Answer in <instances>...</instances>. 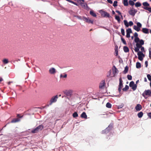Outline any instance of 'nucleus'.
I'll use <instances>...</instances> for the list:
<instances>
[{"instance_id": "obj_43", "label": "nucleus", "mask_w": 151, "mask_h": 151, "mask_svg": "<svg viewBox=\"0 0 151 151\" xmlns=\"http://www.w3.org/2000/svg\"><path fill=\"white\" fill-rule=\"evenodd\" d=\"M121 32L122 34L123 35H125L124 31L123 29H121Z\"/></svg>"}, {"instance_id": "obj_47", "label": "nucleus", "mask_w": 151, "mask_h": 151, "mask_svg": "<svg viewBox=\"0 0 151 151\" xmlns=\"http://www.w3.org/2000/svg\"><path fill=\"white\" fill-rule=\"evenodd\" d=\"M87 6L86 4H84L83 5H82V7L84 8H86Z\"/></svg>"}, {"instance_id": "obj_12", "label": "nucleus", "mask_w": 151, "mask_h": 151, "mask_svg": "<svg viewBox=\"0 0 151 151\" xmlns=\"http://www.w3.org/2000/svg\"><path fill=\"white\" fill-rule=\"evenodd\" d=\"M138 34L136 32L134 34V37H135L134 41L135 42H139V41H140V40L138 37Z\"/></svg>"}, {"instance_id": "obj_29", "label": "nucleus", "mask_w": 151, "mask_h": 151, "mask_svg": "<svg viewBox=\"0 0 151 151\" xmlns=\"http://www.w3.org/2000/svg\"><path fill=\"white\" fill-rule=\"evenodd\" d=\"M38 132L36 128L32 130L31 132L32 133H36Z\"/></svg>"}, {"instance_id": "obj_11", "label": "nucleus", "mask_w": 151, "mask_h": 151, "mask_svg": "<svg viewBox=\"0 0 151 151\" xmlns=\"http://www.w3.org/2000/svg\"><path fill=\"white\" fill-rule=\"evenodd\" d=\"M105 86V80L102 81L100 83L99 85V88L101 89H103L104 87Z\"/></svg>"}, {"instance_id": "obj_25", "label": "nucleus", "mask_w": 151, "mask_h": 151, "mask_svg": "<svg viewBox=\"0 0 151 151\" xmlns=\"http://www.w3.org/2000/svg\"><path fill=\"white\" fill-rule=\"evenodd\" d=\"M73 116L74 118H76L78 116V114L76 112H74L73 114Z\"/></svg>"}, {"instance_id": "obj_60", "label": "nucleus", "mask_w": 151, "mask_h": 151, "mask_svg": "<svg viewBox=\"0 0 151 151\" xmlns=\"http://www.w3.org/2000/svg\"><path fill=\"white\" fill-rule=\"evenodd\" d=\"M139 82V80H137L136 81V83H138Z\"/></svg>"}, {"instance_id": "obj_37", "label": "nucleus", "mask_w": 151, "mask_h": 151, "mask_svg": "<svg viewBox=\"0 0 151 151\" xmlns=\"http://www.w3.org/2000/svg\"><path fill=\"white\" fill-rule=\"evenodd\" d=\"M113 6L114 7L117 6V1H115L113 3Z\"/></svg>"}, {"instance_id": "obj_14", "label": "nucleus", "mask_w": 151, "mask_h": 151, "mask_svg": "<svg viewBox=\"0 0 151 151\" xmlns=\"http://www.w3.org/2000/svg\"><path fill=\"white\" fill-rule=\"evenodd\" d=\"M112 71L113 74V76L114 77L115 76L116 74L117 73V71H118V70L115 66H114L113 67Z\"/></svg>"}, {"instance_id": "obj_24", "label": "nucleus", "mask_w": 151, "mask_h": 151, "mask_svg": "<svg viewBox=\"0 0 151 151\" xmlns=\"http://www.w3.org/2000/svg\"><path fill=\"white\" fill-rule=\"evenodd\" d=\"M129 86L127 85H126L125 87L122 89V90L123 91H126L129 89Z\"/></svg>"}, {"instance_id": "obj_51", "label": "nucleus", "mask_w": 151, "mask_h": 151, "mask_svg": "<svg viewBox=\"0 0 151 151\" xmlns=\"http://www.w3.org/2000/svg\"><path fill=\"white\" fill-rule=\"evenodd\" d=\"M138 59L140 61H142L143 60V57H138Z\"/></svg>"}, {"instance_id": "obj_58", "label": "nucleus", "mask_w": 151, "mask_h": 151, "mask_svg": "<svg viewBox=\"0 0 151 151\" xmlns=\"http://www.w3.org/2000/svg\"><path fill=\"white\" fill-rule=\"evenodd\" d=\"M144 81L145 82H147V79L146 77L145 78Z\"/></svg>"}, {"instance_id": "obj_64", "label": "nucleus", "mask_w": 151, "mask_h": 151, "mask_svg": "<svg viewBox=\"0 0 151 151\" xmlns=\"http://www.w3.org/2000/svg\"><path fill=\"white\" fill-rule=\"evenodd\" d=\"M150 87L151 88V81L150 82Z\"/></svg>"}, {"instance_id": "obj_35", "label": "nucleus", "mask_w": 151, "mask_h": 151, "mask_svg": "<svg viewBox=\"0 0 151 151\" xmlns=\"http://www.w3.org/2000/svg\"><path fill=\"white\" fill-rule=\"evenodd\" d=\"M129 3L130 5L132 6L134 5V2L132 0L129 1Z\"/></svg>"}, {"instance_id": "obj_46", "label": "nucleus", "mask_w": 151, "mask_h": 151, "mask_svg": "<svg viewBox=\"0 0 151 151\" xmlns=\"http://www.w3.org/2000/svg\"><path fill=\"white\" fill-rule=\"evenodd\" d=\"M141 51L143 52H144V47H142L141 46Z\"/></svg>"}, {"instance_id": "obj_1", "label": "nucleus", "mask_w": 151, "mask_h": 151, "mask_svg": "<svg viewBox=\"0 0 151 151\" xmlns=\"http://www.w3.org/2000/svg\"><path fill=\"white\" fill-rule=\"evenodd\" d=\"M136 43V47L135 48V51L137 52L138 57H144L145 55L142 52H139V49L141 47V46L144 44V41L142 40H140L139 42Z\"/></svg>"}, {"instance_id": "obj_59", "label": "nucleus", "mask_w": 151, "mask_h": 151, "mask_svg": "<svg viewBox=\"0 0 151 151\" xmlns=\"http://www.w3.org/2000/svg\"><path fill=\"white\" fill-rule=\"evenodd\" d=\"M149 7H145L144 8V9L146 10H147V9H148Z\"/></svg>"}, {"instance_id": "obj_34", "label": "nucleus", "mask_w": 151, "mask_h": 151, "mask_svg": "<svg viewBox=\"0 0 151 151\" xmlns=\"http://www.w3.org/2000/svg\"><path fill=\"white\" fill-rule=\"evenodd\" d=\"M3 61L5 64H7L8 63V60L7 59H5L3 60Z\"/></svg>"}, {"instance_id": "obj_15", "label": "nucleus", "mask_w": 151, "mask_h": 151, "mask_svg": "<svg viewBox=\"0 0 151 151\" xmlns=\"http://www.w3.org/2000/svg\"><path fill=\"white\" fill-rule=\"evenodd\" d=\"M142 109V106L140 104H137L135 107V109L137 111H139Z\"/></svg>"}, {"instance_id": "obj_31", "label": "nucleus", "mask_w": 151, "mask_h": 151, "mask_svg": "<svg viewBox=\"0 0 151 151\" xmlns=\"http://www.w3.org/2000/svg\"><path fill=\"white\" fill-rule=\"evenodd\" d=\"M67 77V75L66 74H65L64 75H63L62 74H61L60 75V78H66Z\"/></svg>"}, {"instance_id": "obj_55", "label": "nucleus", "mask_w": 151, "mask_h": 151, "mask_svg": "<svg viewBox=\"0 0 151 151\" xmlns=\"http://www.w3.org/2000/svg\"><path fill=\"white\" fill-rule=\"evenodd\" d=\"M147 10L150 12H151V8L149 7L148 9H147Z\"/></svg>"}, {"instance_id": "obj_61", "label": "nucleus", "mask_w": 151, "mask_h": 151, "mask_svg": "<svg viewBox=\"0 0 151 151\" xmlns=\"http://www.w3.org/2000/svg\"><path fill=\"white\" fill-rule=\"evenodd\" d=\"M10 83H11L10 82H9L8 83V85H9L10 84Z\"/></svg>"}, {"instance_id": "obj_49", "label": "nucleus", "mask_w": 151, "mask_h": 151, "mask_svg": "<svg viewBox=\"0 0 151 151\" xmlns=\"http://www.w3.org/2000/svg\"><path fill=\"white\" fill-rule=\"evenodd\" d=\"M122 88V87H119L118 90H119V92L120 93V92L121 91Z\"/></svg>"}, {"instance_id": "obj_48", "label": "nucleus", "mask_w": 151, "mask_h": 151, "mask_svg": "<svg viewBox=\"0 0 151 151\" xmlns=\"http://www.w3.org/2000/svg\"><path fill=\"white\" fill-rule=\"evenodd\" d=\"M145 67H147L148 66V62L147 61H146L145 62Z\"/></svg>"}, {"instance_id": "obj_42", "label": "nucleus", "mask_w": 151, "mask_h": 151, "mask_svg": "<svg viewBox=\"0 0 151 151\" xmlns=\"http://www.w3.org/2000/svg\"><path fill=\"white\" fill-rule=\"evenodd\" d=\"M121 40L123 42V43L124 44V45H126V42L125 41V40H124V39L122 38H121Z\"/></svg>"}, {"instance_id": "obj_16", "label": "nucleus", "mask_w": 151, "mask_h": 151, "mask_svg": "<svg viewBox=\"0 0 151 151\" xmlns=\"http://www.w3.org/2000/svg\"><path fill=\"white\" fill-rule=\"evenodd\" d=\"M81 117L82 118L85 119H87V116L85 112H83L81 115Z\"/></svg>"}, {"instance_id": "obj_9", "label": "nucleus", "mask_w": 151, "mask_h": 151, "mask_svg": "<svg viewBox=\"0 0 151 151\" xmlns=\"http://www.w3.org/2000/svg\"><path fill=\"white\" fill-rule=\"evenodd\" d=\"M124 22L125 26L127 27H128L129 26H132L133 24V23L132 21H130L128 23L126 20H124Z\"/></svg>"}, {"instance_id": "obj_17", "label": "nucleus", "mask_w": 151, "mask_h": 151, "mask_svg": "<svg viewBox=\"0 0 151 151\" xmlns=\"http://www.w3.org/2000/svg\"><path fill=\"white\" fill-rule=\"evenodd\" d=\"M43 126L41 124L37 127L36 128L39 132L43 128Z\"/></svg>"}, {"instance_id": "obj_50", "label": "nucleus", "mask_w": 151, "mask_h": 151, "mask_svg": "<svg viewBox=\"0 0 151 151\" xmlns=\"http://www.w3.org/2000/svg\"><path fill=\"white\" fill-rule=\"evenodd\" d=\"M126 37L128 38L129 37H130V34L127 33Z\"/></svg>"}, {"instance_id": "obj_39", "label": "nucleus", "mask_w": 151, "mask_h": 151, "mask_svg": "<svg viewBox=\"0 0 151 151\" xmlns=\"http://www.w3.org/2000/svg\"><path fill=\"white\" fill-rule=\"evenodd\" d=\"M127 78L129 80H131L132 79V76L130 75H128L127 76Z\"/></svg>"}, {"instance_id": "obj_22", "label": "nucleus", "mask_w": 151, "mask_h": 151, "mask_svg": "<svg viewBox=\"0 0 151 151\" xmlns=\"http://www.w3.org/2000/svg\"><path fill=\"white\" fill-rule=\"evenodd\" d=\"M20 120L18 118H16L13 119L11 121L12 123H16L17 122H18Z\"/></svg>"}, {"instance_id": "obj_3", "label": "nucleus", "mask_w": 151, "mask_h": 151, "mask_svg": "<svg viewBox=\"0 0 151 151\" xmlns=\"http://www.w3.org/2000/svg\"><path fill=\"white\" fill-rule=\"evenodd\" d=\"M82 18L83 21L92 24H93L94 20L93 19L90 18L88 17H86L84 16Z\"/></svg>"}, {"instance_id": "obj_7", "label": "nucleus", "mask_w": 151, "mask_h": 151, "mask_svg": "<svg viewBox=\"0 0 151 151\" xmlns=\"http://www.w3.org/2000/svg\"><path fill=\"white\" fill-rule=\"evenodd\" d=\"M137 10L132 8L129 11V13L130 15L134 16L137 12Z\"/></svg>"}, {"instance_id": "obj_56", "label": "nucleus", "mask_w": 151, "mask_h": 151, "mask_svg": "<svg viewBox=\"0 0 151 151\" xmlns=\"http://www.w3.org/2000/svg\"><path fill=\"white\" fill-rule=\"evenodd\" d=\"M77 18L80 19H83V18H81V17H80V16H78L77 17Z\"/></svg>"}, {"instance_id": "obj_52", "label": "nucleus", "mask_w": 151, "mask_h": 151, "mask_svg": "<svg viewBox=\"0 0 151 151\" xmlns=\"http://www.w3.org/2000/svg\"><path fill=\"white\" fill-rule=\"evenodd\" d=\"M107 1L108 2H109V3L110 4H112V1L111 0H107Z\"/></svg>"}, {"instance_id": "obj_45", "label": "nucleus", "mask_w": 151, "mask_h": 151, "mask_svg": "<svg viewBox=\"0 0 151 151\" xmlns=\"http://www.w3.org/2000/svg\"><path fill=\"white\" fill-rule=\"evenodd\" d=\"M149 57H151V48H150L149 49Z\"/></svg>"}, {"instance_id": "obj_36", "label": "nucleus", "mask_w": 151, "mask_h": 151, "mask_svg": "<svg viewBox=\"0 0 151 151\" xmlns=\"http://www.w3.org/2000/svg\"><path fill=\"white\" fill-rule=\"evenodd\" d=\"M127 33H132V31L131 29H128L126 31Z\"/></svg>"}, {"instance_id": "obj_41", "label": "nucleus", "mask_w": 151, "mask_h": 151, "mask_svg": "<svg viewBox=\"0 0 151 151\" xmlns=\"http://www.w3.org/2000/svg\"><path fill=\"white\" fill-rule=\"evenodd\" d=\"M147 78L148 79L151 81V76L150 74H148L147 75Z\"/></svg>"}, {"instance_id": "obj_5", "label": "nucleus", "mask_w": 151, "mask_h": 151, "mask_svg": "<svg viewBox=\"0 0 151 151\" xmlns=\"http://www.w3.org/2000/svg\"><path fill=\"white\" fill-rule=\"evenodd\" d=\"M129 86L130 87H132L134 91L137 88V85L136 84H135L133 81H132L130 83Z\"/></svg>"}, {"instance_id": "obj_62", "label": "nucleus", "mask_w": 151, "mask_h": 151, "mask_svg": "<svg viewBox=\"0 0 151 151\" xmlns=\"http://www.w3.org/2000/svg\"><path fill=\"white\" fill-rule=\"evenodd\" d=\"M131 38L132 40L133 39H134V36H132Z\"/></svg>"}, {"instance_id": "obj_26", "label": "nucleus", "mask_w": 151, "mask_h": 151, "mask_svg": "<svg viewBox=\"0 0 151 151\" xmlns=\"http://www.w3.org/2000/svg\"><path fill=\"white\" fill-rule=\"evenodd\" d=\"M106 107L108 108H110L111 107V104L109 103L108 102L106 105Z\"/></svg>"}, {"instance_id": "obj_63", "label": "nucleus", "mask_w": 151, "mask_h": 151, "mask_svg": "<svg viewBox=\"0 0 151 151\" xmlns=\"http://www.w3.org/2000/svg\"><path fill=\"white\" fill-rule=\"evenodd\" d=\"M112 13H113V14H115V12L114 11H113Z\"/></svg>"}, {"instance_id": "obj_33", "label": "nucleus", "mask_w": 151, "mask_h": 151, "mask_svg": "<svg viewBox=\"0 0 151 151\" xmlns=\"http://www.w3.org/2000/svg\"><path fill=\"white\" fill-rule=\"evenodd\" d=\"M123 3L124 6H127L128 5L127 0H124Z\"/></svg>"}, {"instance_id": "obj_20", "label": "nucleus", "mask_w": 151, "mask_h": 151, "mask_svg": "<svg viewBox=\"0 0 151 151\" xmlns=\"http://www.w3.org/2000/svg\"><path fill=\"white\" fill-rule=\"evenodd\" d=\"M143 32L145 34H148L149 33L148 29L146 28H143L142 29Z\"/></svg>"}, {"instance_id": "obj_38", "label": "nucleus", "mask_w": 151, "mask_h": 151, "mask_svg": "<svg viewBox=\"0 0 151 151\" xmlns=\"http://www.w3.org/2000/svg\"><path fill=\"white\" fill-rule=\"evenodd\" d=\"M115 19L118 22H119L120 21V19L119 16L116 15L115 16Z\"/></svg>"}, {"instance_id": "obj_27", "label": "nucleus", "mask_w": 151, "mask_h": 151, "mask_svg": "<svg viewBox=\"0 0 151 151\" xmlns=\"http://www.w3.org/2000/svg\"><path fill=\"white\" fill-rule=\"evenodd\" d=\"M141 5V4L139 2H137L135 4V6L136 7L140 6Z\"/></svg>"}, {"instance_id": "obj_54", "label": "nucleus", "mask_w": 151, "mask_h": 151, "mask_svg": "<svg viewBox=\"0 0 151 151\" xmlns=\"http://www.w3.org/2000/svg\"><path fill=\"white\" fill-rule=\"evenodd\" d=\"M116 12L118 13L120 15L122 16L121 14V12H120L119 11H116Z\"/></svg>"}, {"instance_id": "obj_8", "label": "nucleus", "mask_w": 151, "mask_h": 151, "mask_svg": "<svg viewBox=\"0 0 151 151\" xmlns=\"http://www.w3.org/2000/svg\"><path fill=\"white\" fill-rule=\"evenodd\" d=\"M151 94V91L150 90H145L142 94V96L145 97V96H150Z\"/></svg>"}, {"instance_id": "obj_40", "label": "nucleus", "mask_w": 151, "mask_h": 151, "mask_svg": "<svg viewBox=\"0 0 151 151\" xmlns=\"http://www.w3.org/2000/svg\"><path fill=\"white\" fill-rule=\"evenodd\" d=\"M111 70H110L109 72H108L107 73V77H109L111 76Z\"/></svg>"}, {"instance_id": "obj_4", "label": "nucleus", "mask_w": 151, "mask_h": 151, "mask_svg": "<svg viewBox=\"0 0 151 151\" xmlns=\"http://www.w3.org/2000/svg\"><path fill=\"white\" fill-rule=\"evenodd\" d=\"M137 26L134 25V29L137 32L139 31L140 30V28L142 27V24L139 22L137 23Z\"/></svg>"}, {"instance_id": "obj_23", "label": "nucleus", "mask_w": 151, "mask_h": 151, "mask_svg": "<svg viewBox=\"0 0 151 151\" xmlns=\"http://www.w3.org/2000/svg\"><path fill=\"white\" fill-rule=\"evenodd\" d=\"M143 115V113L141 111L138 113L137 114V116L139 118H141L142 116Z\"/></svg>"}, {"instance_id": "obj_44", "label": "nucleus", "mask_w": 151, "mask_h": 151, "mask_svg": "<svg viewBox=\"0 0 151 151\" xmlns=\"http://www.w3.org/2000/svg\"><path fill=\"white\" fill-rule=\"evenodd\" d=\"M147 116L150 119H151V112L148 113L147 114Z\"/></svg>"}, {"instance_id": "obj_6", "label": "nucleus", "mask_w": 151, "mask_h": 151, "mask_svg": "<svg viewBox=\"0 0 151 151\" xmlns=\"http://www.w3.org/2000/svg\"><path fill=\"white\" fill-rule=\"evenodd\" d=\"M58 98V96L57 95L52 97L50 100L49 105H50L52 103L56 102Z\"/></svg>"}, {"instance_id": "obj_21", "label": "nucleus", "mask_w": 151, "mask_h": 151, "mask_svg": "<svg viewBox=\"0 0 151 151\" xmlns=\"http://www.w3.org/2000/svg\"><path fill=\"white\" fill-rule=\"evenodd\" d=\"M128 69H129V68L128 67V66H126L125 67V68H124V70L123 72L124 74H125L127 73V72H128Z\"/></svg>"}, {"instance_id": "obj_57", "label": "nucleus", "mask_w": 151, "mask_h": 151, "mask_svg": "<svg viewBox=\"0 0 151 151\" xmlns=\"http://www.w3.org/2000/svg\"><path fill=\"white\" fill-rule=\"evenodd\" d=\"M3 80V79L1 77H0V83L1 81H2Z\"/></svg>"}, {"instance_id": "obj_2", "label": "nucleus", "mask_w": 151, "mask_h": 151, "mask_svg": "<svg viewBox=\"0 0 151 151\" xmlns=\"http://www.w3.org/2000/svg\"><path fill=\"white\" fill-rule=\"evenodd\" d=\"M73 92V91L71 90H65L63 91V93L66 95L68 98L71 97Z\"/></svg>"}, {"instance_id": "obj_28", "label": "nucleus", "mask_w": 151, "mask_h": 151, "mask_svg": "<svg viewBox=\"0 0 151 151\" xmlns=\"http://www.w3.org/2000/svg\"><path fill=\"white\" fill-rule=\"evenodd\" d=\"M136 67V68H140L141 67V65L140 63L139 62L137 63Z\"/></svg>"}, {"instance_id": "obj_10", "label": "nucleus", "mask_w": 151, "mask_h": 151, "mask_svg": "<svg viewBox=\"0 0 151 151\" xmlns=\"http://www.w3.org/2000/svg\"><path fill=\"white\" fill-rule=\"evenodd\" d=\"M49 73L51 74H55L56 72V70L54 68H51L49 70Z\"/></svg>"}, {"instance_id": "obj_53", "label": "nucleus", "mask_w": 151, "mask_h": 151, "mask_svg": "<svg viewBox=\"0 0 151 151\" xmlns=\"http://www.w3.org/2000/svg\"><path fill=\"white\" fill-rule=\"evenodd\" d=\"M115 56H117L118 55V51L116 50V51H115Z\"/></svg>"}, {"instance_id": "obj_13", "label": "nucleus", "mask_w": 151, "mask_h": 151, "mask_svg": "<svg viewBox=\"0 0 151 151\" xmlns=\"http://www.w3.org/2000/svg\"><path fill=\"white\" fill-rule=\"evenodd\" d=\"M100 13L101 14V16L104 17H110L109 14L105 12L101 11Z\"/></svg>"}, {"instance_id": "obj_19", "label": "nucleus", "mask_w": 151, "mask_h": 151, "mask_svg": "<svg viewBox=\"0 0 151 151\" xmlns=\"http://www.w3.org/2000/svg\"><path fill=\"white\" fill-rule=\"evenodd\" d=\"M90 14L93 17H96L97 16L96 14L92 10H91L90 11Z\"/></svg>"}, {"instance_id": "obj_18", "label": "nucleus", "mask_w": 151, "mask_h": 151, "mask_svg": "<svg viewBox=\"0 0 151 151\" xmlns=\"http://www.w3.org/2000/svg\"><path fill=\"white\" fill-rule=\"evenodd\" d=\"M119 87H123V81L122 80L121 77L119 79Z\"/></svg>"}, {"instance_id": "obj_30", "label": "nucleus", "mask_w": 151, "mask_h": 151, "mask_svg": "<svg viewBox=\"0 0 151 151\" xmlns=\"http://www.w3.org/2000/svg\"><path fill=\"white\" fill-rule=\"evenodd\" d=\"M123 49L124 51L125 52H128L129 51V49L126 46H124V47Z\"/></svg>"}, {"instance_id": "obj_32", "label": "nucleus", "mask_w": 151, "mask_h": 151, "mask_svg": "<svg viewBox=\"0 0 151 151\" xmlns=\"http://www.w3.org/2000/svg\"><path fill=\"white\" fill-rule=\"evenodd\" d=\"M143 6H149V4L147 3V2H144L143 3Z\"/></svg>"}]
</instances>
